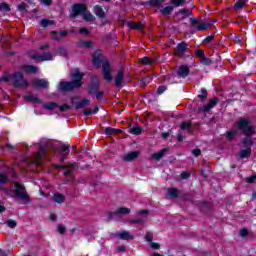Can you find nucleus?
Returning a JSON list of instances; mask_svg holds the SVG:
<instances>
[{
    "mask_svg": "<svg viewBox=\"0 0 256 256\" xmlns=\"http://www.w3.org/2000/svg\"><path fill=\"white\" fill-rule=\"evenodd\" d=\"M163 3H165V0H148L143 2L142 5H148L149 7L156 8L159 10L161 15L168 17L171 15V13H173V9H175V7L185 5V0H171V5L166 7H163Z\"/></svg>",
    "mask_w": 256,
    "mask_h": 256,
    "instance_id": "f257e3e1",
    "label": "nucleus"
},
{
    "mask_svg": "<svg viewBox=\"0 0 256 256\" xmlns=\"http://www.w3.org/2000/svg\"><path fill=\"white\" fill-rule=\"evenodd\" d=\"M236 127L246 135V137L242 139L244 147L251 149V147H253L252 137L255 134V126L249 125L248 119H241L236 123Z\"/></svg>",
    "mask_w": 256,
    "mask_h": 256,
    "instance_id": "f03ea898",
    "label": "nucleus"
},
{
    "mask_svg": "<svg viewBox=\"0 0 256 256\" xmlns=\"http://www.w3.org/2000/svg\"><path fill=\"white\" fill-rule=\"evenodd\" d=\"M92 57L93 63L96 67H101L102 63L103 78L107 83H111V81H113V76L111 75V64L107 60L103 61V52H101V50H96Z\"/></svg>",
    "mask_w": 256,
    "mask_h": 256,
    "instance_id": "7ed1b4c3",
    "label": "nucleus"
},
{
    "mask_svg": "<svg viewBox=\"0 0 256 256\" xmlns=\"http://www.w3.org/2000/svg\"><path fill=\"white\" fill-rule=\"evenodd\" d=\"M13 193H14V197H16V199H20L24 204L31 203V197H29V194L27 193V188H25V185L19 182H14Z\"/></svg>",
    "mask_w": 256,
    "mask_h": 256,
    "instance_id": "20e7f679",
    "label": "nucleus"
},
{
    "mask_svg": "<svg viewBox=\"0 0 256 256\" xmlns=\"http://www.w3.org/2000/svg\"><path fill=\"white\" fill-rule=\"evenodd\" d=\"M10 79L16 89H25L29 87V82L23 76L21 72H15L14 74L10 75Z\"/></svg>",
    "mask_w": 256,
    "mask_h": 256,
    "instance_id": "39448f33",
    "label": "nucleus"
},
{
    "mask_svg": "<svg viewBox=\"0 0 256 256\" xmlns=\"http://www.w3.org/2000/svg\"><path fill=\"white\" fill-rule=\"evenodd\" d=\"M87 11V4L85 3H76L72 6V10L70 12V17L72 19H77L80 15L83 17L85 12Z\"/></svg>",
    "mask_w": 256,
    "mask_h": 256,
    "instance_id": "423d86ee",
    "label": "nucleus"
},
{
    "mask_svg": "<svg viewBox=\"0 0 256 256\" xmlns=\"http://www.w3.org/2000/svg\"><path fill=\"white\" fill-rule=\"evenodd\" d=\"M129 213H131V209L127 207H119L114 212H108V221L119 219V215H129Z\"/></svg>",
    "mask_w": 256,
    "mask_h": 256,
    "instance_id": "0eeeda50",
    "label": "nucleus"
},
{
    "mask_svg": "<svg viewBox=\"0 0 256 256\" xmlns=\"http://www.w3.org/2000/svg\"><path fill=\"white\" fill-rule=\"evenodd\" d=\"M187 51H189V45L187 44V42H181L176 46L175 55L177 57H181L182 59H185L189 57L185 54L187 53Z\"/></svg>",
    "mask_w": 256,
    "mask_h": 256,
    "instance_id": "6e6552de",
    "label": "nucleus"
},
{
    "mask_svg": "<svg viewBox=\"0 0 256 256\" xmlns=\"http://www.w3.org/2000/svg\"><path fill=\"white\" fill-rule=\"evenodd\" d=\"M79 99V96H74L73 98H71V103L72 105H76L75 109L79 110V109H85V107H89V105H91V100L84 98L81 101L77 102V100Z\"/></svg>",
    "mask_w": 256,
    "mask_h": 256,
    "instance_id": "1a4fd4ad",
    "label": "nucleus"
},
{
    "mask_svg": "<svg viewBox=\"0 0 256 256\" xmlns=\"http://www.w3.org/2000/svg\"><path fill=\"white\" fill-rule=\"evenodd\" d=\"M99 77L92 76L91 82L88 84V95H95L99 91Z\"/></svg>",
    "mask_w": 256,
    "mask_h": 256,
    "instance_id": "9d476101",
    "label": "nucleus"
},
{
    "mask_svg": "<svg viewBox=\"0 0 256 256\" xmlns=\"http://www.w3.org/2000/svg\"><path fill=\"white\" fill-rule=\"evenodd\" d=\"M74 89H79V86H77V82H67V81H62L59 83V90L63 92H69L73 91Z\"/></svg>",
    "mask_w": 256,
    "mask_h": 256,
    "instance_id": "9b49d317",
    "label": "nucleus"
},
{
    "mask_svg": "<svg viewBox=\"0 0 256 256\" xmlns=\"http://www.w3.org/2000/svg\"><path fill=\"white\" fill-rule=\"evenodd\" d=\"M75 167H77V162H73L68 165H56V169H65L64 176L70 177L71 179H73V175H71V173H73V169H75Z\"/></svg>",
    "mask_w": 256,
    "mask_h": 256,
    "instance_id": "f8f14e48",
    "label": "nucleus"
},
{
    "mask_svg": "<svg viewBox=\"0 0 256 256\" xmlns=\"http://www.w3.org/2000/svg\"><path fill=\"white\" fill-rule=\"evenodd\" d=\"M190 23L192 27H196L197 31H206V29H209V26L211 25L209 22H200L194 18H190Z\"/></svg>",
    "mask_w": 256,
    "mask_h": 256,
    "instance_id": "ddd939ff",
    "label": "nucleus"
},
{
    "mask_svg": "<svg viewBox=\"0 0 256 256\" xmlns=\"http://www.w3.org/2000/svg\"><path fill=\"white\" fill-rule=\"evenodd\" d=\"M83 77H84V74L81 73L79 71V69H75L74 71H72L71 73V78L73 79L72 82L73 83H77L76 84V87H81L83 85Z\"/></svg>",
    "mask_w": 256,
    "mask_h": 256,
    "instance_id": "4468645a",
    "label": "nucleus"
},
{
    "mask_svg": "<svg viewBox=\"0 0 256 256\" xmlns=\"http://www.w3.org/2000/svg\"><path fill=\"white\" fill-rule=\"evenodd\" d=\"M32 87H40L41 89H48L49 81L45 79L36 78L31 82Z\"/></svg>",
    "mask_w": 256,
    "mask_h": 256,
    "instance_id": "2eb2a0df",
    "label": "nucleus"
},
{
    "mask_svg": "<svg viewBox=\"0 0 256 256\" xmlns=\"http://www.w3.org/2000/svg\"><path fill=\"white\" fill-rule=\"evenodd\" d=\"M217 103H219V98H213L208 102L207 105L200 108V111H203V113H209L211 109H213L215 105H217Z\"/></svg>",
    "mask_w": 256,
    "mask_h": 256,
    "instance_id": "dca6fc26",
    "label": "nucleus"
},
{
    "mask_svg": "<svg viewBox=\"0 0 256 256\" xmlns=\"http://www.w3.org/2000/svg\"><path fill=\"white\" fill-rule=\"evenodd\" d=\"M125 79V74L123 69L118 70L116 76L114 77L116 87H123V81Z\"/></svg>",
    "mask_w": 256,
    "mask_h": 256,
    "instance_id": "f3484780",
    "label": "nucleus"
},
{
    "mask_svg": "<svg viewBox=\"0 0 256 256\" xmlns=\"http://www.w3.org/2000/svg\"><path fill=\"white\" fill-rule=\"evenodd\" d=\"M189 66L187 65H181L177 71L178 77H182V79H185V77L189 76L190 73Z\"/></svg>",
    "mask_w": 256,
    "mask_h": 256,
    "instance_id": "a211bd4d",
    "label": "nucleus"
},
{
    "mask_svg": "<svg viewBox=\"0 0 256 256\" xmlns=\"http://www.w3.org/2000/svg\"><path fill=\"white\" fill-rule=\"evenodd\" d=\"M31 59H35L36 61H51L53 59V54L48 52L42 55H34L31 56Z\"/></svg>",
    "mask_w": 256,
    "mask_h": 256,
    "instance_id": "6ab92c4d",
    "label": "nucleus"
},
{
    "mask_svg": "<svg viewBox=\"0 0 256 256\" xmlns=\"http://www.w3.org/2000/svg\"><path fill=\"white\" fill-rule=\"evenodd\" d=\"M115 236L119 239H122L123 241L135 239V236L131 235V233H129L128 231L117 232Z\"/></svg>",
    "mask_w": 256,
    "mask_h": 256,
    "instance_id": "aec40b11",
    "label": "nucleus"
},
{
    "mask_svg": "<svg viewBox=\"0 0 256 256\" xmlns=\"http://www.w3.org/2000/svg\"><path fill=\"white\" fill-rule=\"evenodd\" d=\"M51 35L52 39H54L55 41H61V37H67V35H69V32H67V30H62L60 32L52 31Z\"/></svg>",
    "mask_w": 256,
    "mask_h": 256,
    "instance_id": "412c9836",
    "label": "nucleus"
},
{
    "mask_svg": "<svg viewBox=\"0 0 256 256\" xmlns=\"http://www.w3.org/2000/svg\"><path fill=\"white\" fill-rule=\"evenodd\" d=\"M93 11L96 17H98L99 19H105V17H107V15L105 14V10H103L100 5L94 6Z\"/></svg>",
    "mask_w": 256,
    "mask_h": 256,
    "instance_id": "4be33fe9",
    "label": "nucleus"
},
{
    "mask_svg": "<svg viewBox=\"0 0 256 256\" xmlns=\"http://www.w3.org/2000/svg\"><path fill=\"white\" fill-rule=\"evenodd\" d=\"M139 157V151H132L126 155H124L123 160L124 161H134V159H137Z\"/></svg>",
    "mask_w": 256,
    "mask_h": 256,
    "instance_id": "5701e85b",
    "label": "nucleus"
},
{
    "mask_svg": "<svg viewBox=\"0 0 256 256\" xmlns=\"http://www.w3.org/2000/svg\"><path fill=\"white\" fill-rule=\"evenodd\" d=\"M82 17L84 21H87L88 23H93V21H95V16L91 14V11H89L88 8H86V11L84 12Z\"/></svg>",
    "mask_w": 256,
    "mask_h": 256,
    "instance_id": "b1692460",
    "label": "nucleus"
},
{
    "mask_svg": "<svg viewBox=\"0 0 256 256\" xmlns=\"http://www.w3.org/2000/svg\"><path fill=\"white\" fill-rule=\"evenodd\" d=\"M25 73L28 74H35V73H39V68L33 65H25L23 67Z\"/></svg>",
    "mask_w": 256,
    "mask_h": 256,
    "instance_id": "393cba45",
    "label": "nucleus"
},
{
    "mask_svg": "<svg viewBox=\"0 0 256 256\" xmlns=\"http://www.w3.org/2000/svg\"><path fill=\"white\" fill-rule=\"evenodd\" d=\"M168 195L171 199H177L181 195V191L177 188H169Z\"/></svg>",
    "mask_w": 256,
    "mask_h": 256,
    "instance_id": "a878e982",
    "label": "nucleus"
},
{
    "mask_svg": "<svg viewBox=\"0 0 256 256\" xmlns=\"http://www.w3.org/2000/svg\"><path fill=\"white\" fill-rule=\"evenodd\" d=\"M166 153H167V148H164L159 152L152 154V159H155L156 161H160L161 159H163V157H165Z\"/></svg>",
    "mask_w": 256,
    "mask_h": 256,
    "instance_id": "bb28decb",
    "label": "nucleus"
},
{
    "mask_svg": "<svg viewBox=\"0 0 256 256\" xmlns=\"http://www.w3.org/2000/svg\"><path fill=\"white\" fill-rule=\"evenodd\" d=\"M77 46L81 47L83 49H91L93 47V42L92 41L80 40L77 43Z\"/></svg>",
    "mask_w": 256,
    "mask_h": 256,
    "instance_id": "cd10ccee",
    "label": "nucleus"
},
{
    "mask_svg": "<svg viewBox=\"0 0 256 256\" xmlns=\"http://www.w3.org/2000/svg\"><path fill=\"white\" fill-rule=\"evenodd\" d=\"M70 145L69 144H61L56 151L60 154L62 153H67V155H69V153H71V150H69Z\"/></svg>",
    "mask_w": 256,
    "mask_h": 256,
    "instance_id": "c85d7f7f",
    "label": "nucleus"
},
{
    "mask_svg": "<svg viewBox=\"0 0 256 256\" xmlns=\"http://www.w3.org/2000/svg\"><path fill=\"white\" fill-rule=\"evenodd\" d=\"M53 201H55V203H65V195L61 193H55L53 195Z\"/></svg>",
    "mask_w": 256,
    "mask_h": 256,
    "instance_id": "c756f323",
    "label": "nucleus"
},
{
    "mask_svg": "<svg viewBox=\"0 0 256 256\" xmlns=\"http://www.w3.org/2000/svg\"><path fill=\"white\" fill-rule=\"evenodd\" d=\"M9 183V176L7 173L0 171V185H7Z\"/></svg>",
    "mask_w": 256,
    "mask_h": 256,
    "instance_id": "7c9ffc66",
    "label": "nucleus"
},
{
    "mask_svg": "<svg viewBox=\"0 0 256 256\" xmlns=\"http://www.w3.org/2000/svg\"><path fill=\"white\" fill-rule=\"evenodd\" d=\"M239 155H240V159H247V157L251 155V148L240 150Z\"/></svg>",
    "mask_w": 256,
    "mask_h": 256,
    "instance_id": "2f4dec72",
    "label": "nucleus"
},
{
    "mask_svg": "<svg viewBox=\"0 0 256 256\" xmlns=\"http://www.w3.org/2000/svg\"><path fill=\"white\" fill-rule=\"evenodd\" d=\"M128 27L130 29H143V24L141 22H128Z\"/></svg>",
    "mask_w": 256,
    "mask_h": 256,
    "instance_id": "473e14b6",
    "label": "nucleus"
},
{
    "mask_svg": "<svg viewBox=\"0 0 256 256\" xmlns=\"http://www.w3.org/2000/svg\"><path fill=\"white\" fill-rule=\"evenodd\" d=\"M236 137H237V130L226 132V139L228 141H233V139H235Z\"/></svg>",
    "mask_w": 256,
    "mask_h": 256,
    "instance_id": "72a5a7b5",
    "label": "nucleus"
},
{
    "mask_svg": "<svg viewBox=\"0 0 256 256\" xmlns=\"http://www.w3.org/2000/svg\"><path fill=\"white\" fill-rule=\"evenodd\" d=\"M247 5V0H239L235 3L234 9L241 10Z\"/></svg>",
    "mask_w": 256,
    "mask_h": 256,
    "instance_id": "f704fd0d",
    "label": "nucleus"
},
{
    "mask_svg": "<svg viewBox=\"0 0 256 256\" xmlns=\"http://www.w3.org/2000/svg\"><path fill=\"white\" fill-rule=\"evenodd\" d=\"M180 128H181L183 131H189V132H191V121L182 122V123L180 124Z\"/></svg>",
    "mask_w": 256,
    "mask_h": 256,
    "instance_id": "c9c22d12",
    "label": "nucleus"
},
{
    "mask_svg": "<svg viewBox=\"0 0 256 256\" xmlns=\"http://www.w3.org/2000/svg\"><path fill=\"white\" fill-rule=\"evenodd\" d=\"M40 25L42 27H49V25H55V21L54 20H49V19H42L40 22Z\"/></svg>",
    "mask_w": 256,
    "mask_h": 256,
    "instance_id": "e433bc0d",
    "label": "nucleus"
},
{
    "mask_svg": "<svg viewBox=\"0 0 256 256\" xmlns=\"http://www.w3.org/2000/svg\"><path fill=\"white\" fill-rule=\"evenodd\" d=\"M55 107H59V105L55 102H48V103L44 104V108H46L48 111H53V109H55Z\"/></svg>",
    "mask_w": 256,
    "mask_h": 256,
    "instance_id": "4c0bfd02",
    "label": "nucleus"
},
{
    "mask_svg": "<svg viewBox=\"0 0 256 256\" xmlns=\"http://www.w3.org/2000/svg\"><path fill=\"white\" fill-rule=\"evenodd\" d=\"M27 101H32V103H41V99L37 98V96H34L32 94H28L26 96Z\"/></svg>",
    "mask_w": 256,
    "mask_h": 256,
    "instance_id": "58836bf2",
    "label": "nucleus"
},
{
    "mask_svg": "<svg viewBox=\"0 0 256 256\" xmlns=\"http://www.w3.org/2000/svg\"><path fill=\"white\" fill-rule=\"evenodd\" d=\"M142 132H143V128L141 127H133L130 129V133L132 135H141Z\"/></svg>",
    "mask_w": 256,
    "mask_h": 256,
    "instance_id": "ea45409f",
    "label": "nucleus"
},
{
    "mask_svg": "<svg viewBox=\"0 0 256 256\" xmlns=\"http://www.w3.org/2000/svg\"><path fill=\"white\" fill-rule=\"evenodd\" d=\"M128 223H132L134 225H139V224L145 223V219H143V218L129 219Z\"/></svg>",
    "mask_w": 256,
    "mask_h": 256,
    "instance_id": "a19ab883",
    "label": "nucleus"
},
{
    "mask_svg": "<svg viewBox=\"0 0 256 256\" xmlns=\"http://www.w3.org/2000/svg\"><path fill=\"white\" fill-rule=\"evenodd\" d=\"M140 63L142 65H151V63H153V59L149 58V57H144L140 59Z\"/></svg>",
    "mask_w": 256,
    "mask_h": 256,
    "instance_id": "79ce46f5",
    "label": "nucleus"
},
{
    "mask_svg": "<svg viewBox=\"0 0 256 256\" xmlns=\"http://www.w3.org/2000/svg\"><path fill=\"white\" fill-rule=\"evenodd\" d=\"M5 223L10 229H15L17 227V221L15 220L10 219L7 220Z\"/></svg>",
    "mask_w": 256,
    "mask_h": 256,
    "instance_id": "37998d69",
    "label": "nucleus"
},
{
    "mask_svg": "<svg viewBox=\"0 0 256 256\" xmlns=\"http://www.w3.org/2000/svg\"><path fill=\"white\" fill-rule=\"evenodd\" d=\"M105 133L106 135H117L118 131L115 128L107 127Z\"/></svg>",
    "mask_w": 256,
    "mask_h": 256,
    "instance_id": "c03bdc74",
    "label": "nucleus"
},
{
    "mask_svg": "<svg viewBox=\"0 0 256 256\" xmlns=\"http://www.w3.org/2000/svg\"><path fill=\"white\" fill-rule=\"evenodd\" d=\"M1 11H6V12H9L11 11V8L9 7V4L7 3H0V12Z\"/></svg>",
    "mask_w": 256,
    "mask_h": 256,
    "instance_id": "a18cd8bd",
    "label": "nucleus"
},
{
    "mask_svg": "<svg viewBox=\"0 0 256 256\" xmlns=\"http://www.w3.org/2000/svg\"><path fill=\"white\" fill-rule=\"evenodd\" d=\"M5 195H9V197H14V192L12 188H1Z\"/></svg>",
    "mask_w": 256,
    "mask_h": 256,
    "instance_id": "49530a36",
    "label": "nucleus"
},
{
    "mask_svg": "<svg viewBox=\"0 0 256 256\" xmlns=\"http://www.w3.org/2000/svg\"><path fill=\"white\" fill-rule=\"evenodd\" d=\"M200 62L202 63V65H211V63H213V60L204 56L200 59Z\"/></svg>",
    "mask_w": 256,
    "mask_h": 256,
    "instance_id": "de8ad7c7",
    "label": "nucleus"
},
{
    "mask_svg": "<svg viewBox=\"0 0 256 256\" xmlns=\"http://www.w3.org/2000/svg\"><path fill=\"white\" fill-rule=\"evenodd\" d=\"M179 13L184 15V17H189V15H191V10H189L188 8H184L179 10Z\"/></svg>",
    "mask_w": 256,
    "mask_h": 256,
    "instance_id": "09e8293b",
    "label": "nucleus"
},
{
    "mask_svg": "<svg viewBox=\"0 0 256 256\" xmlns=\"http://www.w3.org/2000/svg\"><path fill=\"white\" fill-rule=\"evenodd\" d=\"M199 99H207V89L202 88L201 89V94L198 95Z\"/></svg>",
    "mask_w": 256,
    "mask_h": 256,
    "instance_id": "8fccbe9b",
    "label": "nucleus"
},
{
    "mask_svg": "<svg viewBox=\"0 0 256 256\" xmlns=\"http://www.w3.org/2000/svg\"><path fill=\"white\" fill-rule=\"evenodd\" d=\"M58 107L62 113L65 111H69L71 109V106H69V104H63L62 106H58Z\"/></svg>",
    "mask_w": 256,
    "mask_h": 256,
    "instance_id": "3c124183",
    "label": "nucleus"
},
{
    "mask_svg": "<svg viewBox=\"0 0 256 256\" xmlns=\"http://www.w3.org/2000/svg\"><path fill=\"white\" fill-rule=\"evenodd\" d=\"M145 239H146V241H148V243H152L153 242V233L146 232Z\"/></svg>",
    "mask_w": 256,
    "mask_h": 256,
    "instance_id": "603ef678",
    "label": "nucleus"
},
{
    "mask_svg": "<svg viewBox=\"0 0 256 256\" xmlns=\"http://www.w3.org/2000/svg\"><path fill=\"white\" fill-rule=\"evenodd\" d=\"M58 231H59L60 235H65V231H67V228H65V226H63V224H59Z\"/></svg>",
    "mask_w": 256,
    "mask_h": 256,
    "instance_id": "864d4df0",
    "label": "nucleus"
},
{
    "mask_svg": "<svg viewBox=\"0 0 256 256\" xmlns=\"http://www.w3.org/2000/svg\"><path fill=\"white\" fill-rule=\"evenodd\" d=\"M165 91H167V86H159L157 89V94L163 95V93H165Z\"/></svg>",
    "mask_w": 256,
    "mask_h": 256,
    "instance_id": "5fc2aeb1",
    "label": "nucleus"
},
{
    "mask_svg": "<svg viewBox=\"0 0 256 256\" xmlns=\"http://www.w3.org/2000/svg\"><path fill=\"white\" fill-rule=\"evenodd\" d=\"M42 5H46V7H51L53 5V0H40Z\"/></svg>",
    "mask_w": 256,
    "mask_h": 256,
    "instance_id": "6e6d98bb",
    "label": "nucleus"
},
{
    "mask_svg": "<svg viewBox=\"0 0 256 256\" xmlns=\"http://www.w3.org/2000/svg\"><path fill=\"white\" fill-rule=\"evenodd\" d=\"M196 57H199L200 60L205 57V52L203 50H196Z\"/></svg>",
    "mask_w": 256,
    "mask_h": 256,
    "instance_id": "4d7b16f0",
    "label": "nucleus"
},
{
    "mask_svg": "<svg viewBox=\"0 0 256 256\" xmlns=\"http://www.w3.org/2000/svg\"><path fill=\"white\" fill-rule=\"evenodd\" d=\"M27 9V3L22 2L20 5H18V11H25Z\"/></svg>",
    "mask_w": 256,
    "mask_h": 256,
    "instance_id": "13d9d810",
    "label": "nucleus"
},
{
    "mask_svg": "<svg viewBox=\"0 0 256 256\" xmlns=\"http://www.w3.org/2000/svg\"><path fill=\"white\" fill-rule=\"evenodd\" d=\"M116 251H118V253H125V251H127V247H125V246H118L116 248Z\"/></svg>",
    "mask_w": 256,
    "mask_h": 256,
    "instance_id": "bf43d9fd",
    "label": "nucleus"
},
{
    "mask_svg": "<svg viewBox=\"0 0 256 256\" xmlns=\"http://www.w3.org/2000/svg\"><path fill=\"white\" fill-rule=\"evenodd\" d=\"M189 177H191V174H189V172L184 171L181 173V178L182 179H189Z\"/></svg>",
    "mask_w": 256,
    "mask_h": 256,
    "instance_id": "052dcab7",
    "label": "nucleus"
},
{
    "mask_svg": "<svg viewBox=\"0 0 256 256\" xmlns=\"http://www.w3.org/2000/svg\"><path fill=\"white\" fill-rule=\"evenodd\" d=\"M69 156V154L66 153H62L61 157H60V162L61 163H65V160L67 159V157Z\"/></svg>",
    "mask_w": 256,
    "mask_h": 256,
    "instance_id": "680f3d73",
    "label": "nucleus"
},
{
    "mask_svg": "<svg viewBox=\"0 0 256 256\" xmlns=\"http://www.w3.org/2000/svg\"><path fill=\"white\" fill-rule=\"evenodd\" d=\"M192 154H193L195 157H199V155H201V149L196 148V149L192 150Z\"/></svg>",
    "mask_w": 256,
    "mask_h": 256,
    "instance_id": "e2e57ef3",
    "label": "nucleus"
},
{
    "mask_svg": "<svg viewBox=\"0 0 256 256\" xmlns=\"http://www.w3.org/2000/svg\"><path fill=\"white\" fill-rule=\"evenodd\" d=\"M215 39V35H210L204 39V43H211Z\"/></svg>",
    "mask_w": 256,
    "mask_h": 256,
    "instance_id": "0e129e2a",
    "label": "nucleus"
},
{
    "mask_svg": "<svg viewBox=\"0 0 256 256\" xmlns=\"http://www.w3.org/2000/svg\"><path fill=\"white\" fill-rule=\"evenodd\" d=\"M255 181H256V175H252L247 179V183H250V184L255 183Z\"/></svg>",
    "mask_w": 256,
    "mask_h": 256,
    "instance_id": "69168bd1",
    "label": "nucleus"
},
{
    "mask_svg": "<svg viewBox=\"0 0 256 256\" xmlns=\"http://www.w3.org/2000/svg\"><path fill=\"white\" fill-rule=\"evenodd\" d=\"M240 235L241 237H247V235H249V231L247 229H242L240 231Z\"/></svg>",
    "mask_w": 256,
    "mask_h": 256,
    "instance_id": "338daca9",
    "label": "nucleus"
},
{
    "mask_svg": "<svg viewBox=\"0 0 256 256\" xmlns=\"http://www.w3.org/2000/svg\"><path fill=\"white\" fill-rule=\"evenodd\" d=\"M103 95H104V93H103V91H97V93H96V99H103Z\"/></svg>",
    "mask_w": 256,
    "mask_h": 256,
    "instance_id": "774afa93",
    "label": "nucleus"
}]
</instances>
